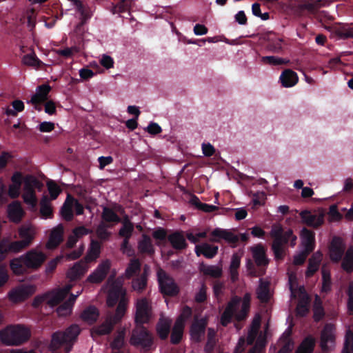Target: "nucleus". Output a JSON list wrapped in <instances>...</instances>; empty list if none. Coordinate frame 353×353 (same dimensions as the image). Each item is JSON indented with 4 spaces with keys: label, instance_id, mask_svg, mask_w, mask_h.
Segmentation results:
<instances>
[{
    "label": "nucleus",
    "instance_id": "22",
    "mask_svg": "<svg viewBox=\"0 0 353 353\" xmlns=\"http://www.w3.org/2000/svg\"><path fill=\"white\" fill-rule=\"evenodd\" d=\"M7 212L10 220L14 223L20 222L24 214L21 205L18 201L10 203L8 205Z\"/></svg>",
    "mask_w": 353,
    "mask_h": 353
},
{
    "label": "nucleus",
    "instance_id": "12",
    "mask_svg": "<svg viewBox=\"0 0 353 353\" xmlns=\"http://www.w3.org/2000/svg\"><path fill=\"white\" fill-rule=\"evenodd\" d=\"M208 321L205 318H194L190 327V339L195 343H200L205 334Z\"/></svg>",
    "mask_w": 353,
    "mask_h": 353
},
{
    "label": "nucleus",
    "instance_id": "21",
    "mask_svg": "<svg viewBox=\"0 0 353 353\" xmlns=\"http://www.w3.org/2000/svg\"><path fill=\"white\" fill-rule=\"evenodd\" d=\"M137 249L140 254L148 256H152L155 252L152 239L146 234L141 235V239L138 241Z\"/></svg>",
    "mask_w": 353,
    "mask_h": 353
},
{
    "label": "nucleus",
    "instance_id": "40",
    "mask_svg": "<svg viewBox=\"0 0 353 353\" xmlns=\"http://www.w3.org/2000/svg\"><path fill=\"white\" fill-rule=\"evenodd\" d=\"M313 319L314 321H320L325 316V310L323 302L319 295H316L313 303Z\"/></svg>",
    "mask_w": 353,
    "mask_h": 353
},
{
    "label": "nucleus",
    "instance_id": "7",
    "mask_svg": "<svg viewBox=\"0 0 353 353\" xmlns=\"http://www.w3.org/2000/svg\"><path fill=\"white\" fill-rule=\"evenodd\" d=\"M157 280L160 292L168 296H174L179 293V288L174 279L165 271L159 269L157 272Z\"/></svg>",
    "mask_w": 353,
    "mask_h": 353
},
{
    "label": "nucleus",
    "instance_id": "33",
    "mask_svg": "<svg viewBox=\"0 0 353 353\" xmlns=\"http://www.w3.org/2000/svg\"><path fill=\"white\" fill-rule=\"evenodd\" d=\"M128 303V300L126 296H123L120 299L115 313L110 316L114 321V323H119L121 321L127 310Z\"/></svg>",
    "mask_w": 353,
    "mask_h": 353
},
{
    "label": "nucleus",
    "instance_id": "64",
    "mask_svg": "<svg viewBox=\"0 0 353 353\" xmlns=\"http://www.w3.org/2000/svg\"><path fill=\"white\" fill-rule=\"evenodd\" d=\"M192 315V310L190 307L188 305H185L181 312L179 315V316L177 318L176 321H179L182 324L185 325V321L190 319Z\"/></svg>",
    "mask_w": 353,
    "mask_h": 353
},
{
    "label": "nucleus",
    "instance_id": "46",
    "mask_svg": "<svg viewBox=\"0 0 353 353\" xmlns=\"http://www.w3.org/2000/svg\"><path fill=\"white\" fill-rule=\"evenodd\" d=\"M10 267L14 274H23L26 271V269L28 268L25 266V259H23V255L12 259L10 263Z\"/></svg>",
    "mask_w": 353,
    "mask_h": 353
},
{
    "label": "nucleus",
    "instance_id": "4",
    "mask_svg": "<svg viewBox=\"0 0 353 353\" xmlns=\"http://www.w3.org/2000/svg\"><path fill=\"white\" fill-rule=\"evenodd\" d=\"M30 337V330L22 325H10L0 332L1 341L6 345H22Z\"/></svg>",
    "mask_w": 353,
    "mask_h": 353
},
{
    "label": "nucleus",
    "instance_id": "26",
    "mask_svg": "<svg viewBox=\"0 0 353 353\" xmlns=\"http://www.w3.org/2000/svg\"><path fill=\"white\" fill-rule=\"evenodd\" d=\"M168 240L170 243L172 247L176 250H184L188 246L182 232L176 231L169 234L168 236Z\"/></svg>",
    "mask_w": 353,
    "mask_h": 353
},
{
    "label": "nucleus",
    "instance_id": "20",
    "mask_svg": "<svg viewBox=\"0 0 353 353\" xmlns=\"http://www.w3.org/2000/svg\"><path fill=\"white\" fill-rule=\"evenodd\" d=\"M194 250L198 256L203 255L207 259H213L218 253L219 247L208 243H203L196 245Z\"/></svg>",
    "mask_w": 353,
    "mask_h": 353
},
{
    "label": "nucleus",
    "instance_id": "23",
    "mask_svg": "<svg viewBox=\"0 0 353 353\" xmlns=\"http://www.w3.org/2000/svg\"><path fill=\"white\" fill-rule=\"evenodd\" d=\"M301 238L303 248L309 252H312L315 248V233L303 228L301 232Z\"/></svg>",
    "mask_w": 353,
    "mask_h": 353
},
{
    "label": "nucleus",
    "instance_id": "18",
    "mask_svg": "<svg viewBox=\"0 0 353 353\" xmlns=\"http://www.w3.org/2000/svg\"><path fill=\"white\" fill-rule=\"evenodd\" d=\"M64 228L61 224L54 228L50 234L49 239L46 243V248L49 250L57 248L63 241Z\"/></svg>",
    "mask_w": 353,
    "mask_h": 353
},
{
    "label": "nucleus",
    "instance_id": "24",
    "mask_svg": "<svg viewBox=\"0 0 353 353\" xmlns=\"http://www.w3.org/2000/svg\"><path fill=\"white\" fill-rule=\"evenodd\" d=\"M172 325V321L165 317L159 318L157 325L156 330L159 337L161 340H165L168 337V335L170 332Z\"/></svg>",
    "mask_w": 353,
    "mask_h": 353
},
{
    "label": "nucleus",
    "instance_id": "34",
    "mask_svg": "<svg viewBox=\"0 0 353 353\" xmlns=\"http://www.w3.org/2000/svg\"><path fill=\"white\" fill-rule=\"evenodd\" d=\"M123 296L125 295V292L120 287H114L112 288L108 294L107 298V304L109 307H114L117 303H119L120 299L122 298Z\"/></svg>",
    "mask_w": 353,
    "mask_h": 353
},
{
    "label": "nucleus",
    "instance_id": "27",
    "mask_svg": "<svg viewBox=\"0 0 353 353\" xmlns=\"http://www.w3.org/2000/svg\"><path fill=\"white\" fill-rule=\"evenodd\" d=\"M282 85L285 88H290L295 85L299 77L297 74L290 69L284 70L279 78Z\"/></svg>",
    "mask_w": 353,
    "mask_h": 353
},
{
    "label": "nucleus",
    "instance_id": "49",
    "mask_svg": "<svg viewBox=\"0 0 353 353\" xmlns=\"http://www.w3.org/2000/svg\"><path fill=\"white\" fill-rule=\"evenodd\" d=\"M335 32L341 39H353V27L343 24L336 28Z\"/></svg>",
    "mask_w": 353,
    "mask_h": 353
},
{
    "label": "nucleus",
    "instance_id": "13",
    "mask_svg": "<svg viewBox=\"0 0 353 353\" xmlns=\"http://www.w3.org/2000/svg\"><path fill=\"white\" fill-rule=\"evenodd\" d=\"M335 342V327L332 323H326L321 333L320 346L323 352L330 350L329 344L333 346Z\"/></svg>",
    "mask_w": 353,
    "mask_h": 353
},
{
    "label": "nucleus",
    "instance_id": "51",
    "mask_svg": "<svg viewBox=\"0 0 353 353\" xmlns=\"http://www.w3.org/2000/svg\"><path fill=\"white\" fill-rule=\"evenodd\" d=\"M216 332L213 328L208 330V340L204 347V353H212L216 345Z\"/></svg>",
    "mask_w": 353,
    "mask_h": 353
},
{
    "label": "nucleus",
    "instance_id": "53",
    "mask_svg": "<svg viewBox=\"0 0 353 353\" xmlns=\"http://www.w3.org/2000/svg\"><path fill=\"white\" fill-rule=\"evenodd\" d=\"M74 4L78 12L81 14V21H87L91 17L89 8L85 6L80 0H74Z\"/></svg>",
    "mask_w": 353,
    "mask_h": 353
},
{
    "label": "nucleus",
    "instance_id": "6",
    "mask_svg": "<svg viewBox=\"0 0 353 353\" xmlns=\"http://www.w3.org/2000/svg\"><path fill=\"white\" fill-rule=\"evenodd\" d=\"M23 183V200L29 206L30 209L34 210L37 205L35 189L40 190L43 185L35 176L29 174L24 176Z\"/></svg>",
    "mask_w": 353,
    "mask_h": 353
},
{
    "label": "nucleus",
    "instance_id": "37",
    "mask_svg": "<svg viewBox=\"0 0 353 353\" xmlns=\"http://www.w3.org/2000/svg\"><path fill=\"white\" fill-rule=\"evenodd\" d=\"M315 343L314 338L309 335L302 341L295 353H312L314 350Z\"/></svg>",
    "mask_w": 353,
    "mask_h": 353
},
{
    "label": "nucleus",
    "instance_id": "30",
    "mask_svg": "<svg viewBox=\"0 0 353 353\" xmlns=\"http://www.w3.org/2000/svg\"><path fill=\"white\" fill-rule=\"evenodd\" d=\"M101 249V242L97 240H92L88 252L84 257L85 263L95 261L100 255Z\"/></svg>",
    "mask_w": 353,
    "mask_h": 353
},
{
    "label": "nucleus",
    "instance_id": "52",
    "mask_svg": "<svg viewBox=\"0 0 353 353\" xmlns=\"http://www.w3.org/2000/svg\"><path fill=\"white\" fill-rule=\"evenodd\" d=\"M261 61L263 64H268L270 65H287L290 63L289 59L275 56H264L261 57Z\"/></svg>",
    "mask_w": 353,
    "mask_h": 353
},
{
    "label": "nucleus",
    "instance_id": "2",
    "mask_svg": "<svg viewBox=\"0 0 353 353\" xmlns=\"http://www.w3.org/2000/svg\"><path fill=\"white\" fill-rule=\"evenodd\" d=\"M250 301L251 296L249 293H245L243 299L237 296H233L221 314V325L227 326L234 316L238 321L245 320L250 310Z\"/></svg>",
    "mask_w": 353,
    "mask_h": 353
},
{
    "label": "nucleus",
    "instance_id": "62",
    "mask_svg": "<svg viewBox=\"0 0 353 353\" xmlns=\"http://www.w3.org/2000/svg\"><path fill=\"white\" fill-rule=\"evenodd\" d=\"M47 185L51 199H56L61 192L59 186L52 181L48 182Z\"/></svg>",
    "mask_w": 353,
    "mask_h": 353
},
{
    "label": "nucleus",
    "instance_id": "9",
    "mask_svg": "<svg viewBox=\"0 0 353 353\" xmlns=\"http://www.w3.org/2000/svg\"><path fill=\"white\" fill-rule=\"evenodd\" d=\"M152 306L148 299H138L136 302L134 321L137 325L148 323L152 318Z\"/></svg>",
    "mask_w": 353,
    "mask_h": 353
},
{
    "label": "nucleus",
    "instance_id": "32",
    "mask_svg": "<svg viewBox=\"0 0 353 353\" xmlns=\"http://www.w3.org/2000/svg\"><path fill=\"white\" fill-rule=\"evenodd\" d=\"M73 201L74 197L68 194L65 203L61 208L60 213L62 218L66 221H70L74 217L73 214Z\"/></svg>",
    "mask_w": 353,
    "mask_h": 353
},
{
    "label": "nucleus",
    "instance_id": "44",
    "mask_svg": "<svg viewBox=\"0 0 353 353\" xmlns=\"http://www.w3.org/2000/svg\"><path fill=\"white\" fill-rule=\"evenodd\" d=\"M99 316V312L96 307L89 306L81 314V318L89 323H94Z\"/></svg>",
    "mask_w": 353,
    "mask_h": 353
},
{
    "label": "nucleus",
    "instance_id": "1",
    "mask_svg": "<svg viewBox=\"0 0 353 353\" xmlns=\"http://www.w3.org/2000/svg\"><path fill=\"white\" fill-rule=\"evenodd\" d=\"M270 236L273 239L271 249L276 261H283L288 250V246L294 248L296 244L297 236L294 234L293 230L290 228L284 230L279 224L272 225Z\"/></svg>",
    "mask_w": 353,
    "mask_h": 353
},
{
    "label": "nucleus",
    "instance_id": "39",
    "mask_svg": "<svg viewBox=\"0 0 353 353\" xmlns=\"http://www.w3.org/2000/svg\"><path fill=\"white\" fill-rule=\"evenodd\" d=\"M185 325L182 324L179 321H176L173 326L171 336L170 342L174 345L179 344L183 337Z\"/></svg>",
    "mask_w": 353,
    "mask_h": 353
},
{
    "label": "nucleus",
    "instance_id": "14",
    "mask_svg": "<svg viewBox=\"0 0 353 353\" xmlns=\"http://www.w3.org/2000/svg\"><path fill=\"white\" fill-rule=\"evenodd\" d=\"M25 266L28 268L37 269L46 259V256L42 252L31 250L23 254Z\"/></svg>",
    "mask_w": 353,
    "mask_h": 353
},
{
    "label": "nucleus",
    "instance_id": "29",
    "mask_svg": "<svg viewBox=\"0 0 353 353\" xmlns=\"http://www.w3.org/2000/svg\"><path fill=\"white\" fill-rule=\"evenodd\" d=\"M252 256L257 266L267 265L269 261L266 256L265 250L263 245H257L252 248Z\"/></svg>",
    "mask_w": 353,
    "mask_h": 353
},
{
    "label": "nucleus",
    "instance_id": "42",
    "mask_svg": "<svg viewBox=\"0 0 353 353\" xmlns=\"http://www.w3.org/2000/svg\"><path fill=\"white\" fill-rule=\"evenodd\" d=\"M114 322V321L110 316H108L106 321L95 327L93 332L99 336L108 334L112 331L114 325L117 324Z\"/></svg>",
    "mask_w": 353,
    "mask_h": 353
},
{
    "label": "nucleus",
    "instance_id": "19",
    "mask_svg": "<svg viewBox=\"0 0 353 353\" xmlns=\"http://www.w3.org/2000/svg\"><path fill=\"white\" fill-rule=\"evenodd\" d=\"M19 235L21 240L14 241V243L17 244L18 250L21 252L31 244L34 239V234L30 228L22 227L19 230Z\"/></svg>",
    "mask_w": 353,
    "mask_h": 353
},
{
    "label": "nucleus",
    "instance_id": "59",
    "mask_svg": "<svg viewBox=\"0 0 353 353\" xmlns=\"http://www.w3.org/2000/svg\"><path fill=\"white\" fill-rule=\"evenodd\" d=\"M283 39L281 38H275L268 42L266 49L272 53H279L282 51Z\"/></svg>",
    "mask_w": 353,
    "mask_h": 353
},
{
    "label": "nucleus",
    "instance_id": "63",
    "mask_svg": "<svg viewBox=\"0 0 353 353\" xmlns=\"http://www.w3.org/2000/svg\"><path fill=\"white\" fill-rule=\"evenodd\" d=\"M134 230V225H122L119 230L118 234L123 239H131Z\"/></svg>",
    "mask_w": 353,
    "mask_h": 353
},
{
    "label": "nucleus",
    "instance_id": "25",
    "mask_svg": "<svg viewBox=\"0 0 353 353\" xmlns=\"http://www.w3.org/2000/svg\"><path fill=\"white\" fill-rule=\"evenodd\" d=\"M85 261L77 262L67 272V276L71 281H76L81 278L86 272L88 267Z\"/></svg>",
    "mask_w": 353,
    "mask_h": 353
},
{
    "label": "nucleus",
    "instance_id": "11",
    "mask_svg": "<svg viewBox=\"0 0 353 353\" xmlns=\"http://www.w3.org/2000/svg\"><path fill=\"white\" fill-rule=\"evenodd\" d=\"M35 292L32 285H22L11 290L8 293L9 300L14 303L24 301Z\"/></svg>",
    "mask_w": 353,
    "mask_h": 353
},
{
    "label": "nucleus",
    "instance_id": "28",
    "mask_svg": "<svg viewBox=\"0 0 353 353\" xmlns=\"http://www.w3.org/2000/svg\"><path fill=\"white\" fill-rule=\"evenodd\" d=\"M257 299L263 303H268L270 299V283L260 279L259 285L256 289Z\"/></svg>",
    "mask_w": 353,
    "mask_h": 353
},
{
    "label": "nucleus",
    "instance_id": "17",
    "mask_svg": "<svg viewBox=\"0 0 353 353\" xmlns=\"http://www.w3.org/2000/svg\"><path fill=\"white\" fill-rule=\"evenodd\" d=\"M17 244L14 243L8 237H4L0 240V262L4 261L11 254L20 252L17 248Z\"/></svg>",
    "mask_w": 353,
    "mask_h": 353
},
{
    "label": "nucleus",
    "instance_id": "43",
    "mask_svg": "<svg viewBox=\"0 0 353 353\" xmlns=\"http://www.w3.org/2000/svg\"><path fill=\"white\" fill-rule=\"evenodd\" d=\"M256 334V332H254V333L250 332L246 341L243 337H241L233 353H244L246 345H251L253 344Z\"/></svg>",
    "mask_w": 353,
    "mask_h": 353
},
{
    "label": "nucleus",
    "instance_id": "36",
    "mask_svg": "<svg viewBox=\"0 0 353 353\" xmlns=\"http://www.w3.org/2000/svg\"><path fill=\"white\" fill-rule=\"evenodd\" d=\"M148 284V274L144 270L140 275L134 277L132 280V288L138 293H141L146 288Z\"/></svg>",
    "mask_w": 353,
    "mask_h": 353
},
{
    "label": "nucleus",
    "instance_id": "15",
    "mask_svg": "<svg viewBox=\"0 0 353 353\" xmlns=\"http://www.w3.org/2000/svg\"><path fill=\"white\" fill-rule=\"evenodd\" d=\"M330 258L334 263L339 262L345 254V246L341 238L333 237L329 248Z\"/></svg>",
    "mask_w": 353,
    "mask_h": 353
},
{
    "label": "nucleus",
    "instance_id": "58",
    "mask_svg": "<svg viewBox=\"0 0 353 353\" xmlns=\"http://www.w3.org/2000/svg\"><path fill=\"white\" fill-rule=\"evenodd\" d=\"M341 353H353V332L350 329L346 331Z\"/></svg>",
    "mask_w": 353,
    "mask_h": 353
},
{
    "label": "nucleus",
    "instance_id": "60",
    "mask_svg": "<svg viewBox=\"0 0 353 353\" xmlns=\"http://www.w3.org/2000/svg\"><path fill=\"white\" fill-rule=\"evenodd\" d=\"M141 269V263L138 259H132L125 270L127 279L132 277Z\"/></svg>",
    "mask_w": 353,
    "mask_h": 353
},
{
    "label": "nucleus",
    "instance_id": "8",
    "mask_svg": "<svg viewBox=\"0 0 353 353\" xmlns=\"http://www.w3.org/2000/svg\"><path fill=\"white\" fill-rule=\"evenodd\" d=\"M210 241L213 243H220L221 240L225 241L228 243L236 244L241 239L245 242L248 240V235L245 233L241 234L239 236L229 230L216 228L210 233Z\"/></svg>",
    "mask_w": 353,
    "mask_h": 353
},
{
    "label": "nucleus",
    "instance_id": "54",
    "mask_svg": "<svg viewBox=\"0 0 353 353\" xmlns=\"http://www.w3.org/2000/svg\"><path fill=\"white\" fill-rule=\"evenodd\" d=\"M22 62L24 65L39 68L43 62L36 56L35 53L27 54L23 57Z\"/></svg>",
    "mask_w": 353,
    "mask_h": 353
},
{
    "label": "nucleus",
    "instance_id": "10",
    "mask_svg": "<svg viewBox=\"0 0 353 353\" xmlns=\"http://www.w3.org/2000/svg\"><path fill=\"white\" fill-rule=\"evenodd\" d=\"M112 266L110 259L103 260L87 278V281L91 283H101L107 276Z\"/></svg>",
    "mask_w": 353,
    "mask_h": 353
},
{
    "label": "nucleus",
    "instance_id": "3",
    "mask_svg": "<svg viewBox=\"0 0 353 353\" xmlns=\"http://www.w3.org/2000/svg\"><path fill=\"white\" fill-rule=\"evenodd\" d=\"M80 332L81 329L77 324L70 325L63 331L54 332L51 336L50 350L55 353L59 350H62L61 353H70Z\"/></svg>",
    "mask_w": 353,
    "mask_h": 353
},
{
    "label": "nucleus",
    "instance_id": "57",
    "mask_svg": "<svg viewBox=\"0 0 353 353\" xmlns=\"http://www.w3.org/2000/svg\"><path fill=\"white\" fill-rule=\"evenodd\" d=\"M132 0H120L117 4L112 3V12L123 13L129 10Z\"/></svg>",
    "mask_w": 353,
    "mask_h": 353
},
{
    "label": "nucleus",
    "instance_id": "16",
    "mask_svg": "<svg viewBox=\"0 0 353 353\" xmlns=\"http://www.w3.org/2000/svg\"><path fill=\"white\" fill-rule=\"evenodd\" d=\"M300 216L304 223L314 228H319L324 223V213L323 212L312 214L310 211L304 210L300 213Z\"/></svg>",
    "mask_w": 353,
    "mask_h": 353
},
{
    "label": "nucleus",
    "instance_id": "31",
    "mask_svg": "<svg viewBox=\"0 0 353 353\" xmlns=\"http://www.w3.org/2000/svg\"><path fill=\"white\" fill-rule=\"evenodd\" d=\"M321 254L316 252L314 254L308 261V265L305 272L307 278L312 277L319 270L321 261Z\"/></svg>",
    "mask_w": 353,
    "mask_h": 353
},
{
    "label": "nucleus",
    "instance_id": "50",
    "mask_svg": "<svg viewBox=\"0 0 353 353\" xmlns=\"http://www.w3.org/2000/svg\"><path fill=\"white\" fill-rule=\"evenodd\" d=\"M191 202L197 209L205 212H212L219 210V208L216 205L201 202L199 199L196 196L192 198Z\"/></svg>",
    "mask_w": 353,
    "mask_h": 353
},
{
    "label": "nucleus",
    "instance_id": "45",
    "mask_svg": "<svg viewBox=\"0 0 353 353\" xmlns=\"http://www.w3.org/2000/svg\"><path fill=\"white\" fill-rule=\"evenodd\" d=\"M101 219L106 223H119L121 219L119 216L110 208L105 206L103 208Z\"/></svg>",
    "mask_w": 353,
    "mask_h": 353
},
{
    "label": "nucleus",
    "instance_id": "5",
    "mask_svg": "<svg viewBox=\"0 0 353 353\" xmlns=\"http://www.w3.org/2000/svg\"><path fill=\"white\" fill-rule=\"evenodd\" d=\"M129 342L131 345L144 352H149L154 347V336L143 325L137 324L132 331Z\"/></svg>",
    "mask_w": 353,
    "mask_h": 353
},
{
    "label": "nucleus",
    "instance_id": "55",
    "mask_svg": "<svg viewBox=\"0 0 353 353\" xmlns=\"http://www.w3.org/2000/svg\"><path fill=\"white\" fill-rule=\"evenodd\" d=\"M46 294H50L47 299V304L50 307L57 306L65 299L59 290L57 291L49 292Z\"/></svg>",
    "mask_w": 353,
    "mask_h": 353
},
{
    "label": "nucleus",
    "instance_id": "61",
    "mask_svg": "<svg viewBox=\"0 0 353 353\" xmlns=\"http://www.w3.org/2000/svg\"><path fill=\"white\" fill-rule=\"evenodd\" d=\"M110 227L109 225H106L101 223L99 225L97 228L96 232L99 239L103 241H105L109 239L111 233L107 230V228Z\"/></svg>",
    "mask_w": 353,
    "mask_h": 353
},
{
    "label": "nucleus",
    "instance_id": "35",
    "mask_svg": "<svg viewBox=\"0 0 353 353\" xmlns=\"http://www.w3.org/2000/svg\"><path fill=\"white\" fill-rule=\"evenodd\" d=\"M199 270L204 275L211 276L214 279H219L222 276V268L216 265H206L201 263L199 265Z\"/></svg>",
    "mask_w": 353,
    "mask_h": 353
},
{
    "label": "nucleus",
    "instance_id": "41",
    "mask_svg": "<svg viewBox=\"0 0 353 353\" xmlns=\"http://www.w3.org/2000/svg\"><path fill=\"white\" fill-rule=\"evenodd\" d=\"M341 268L347 273L353 272V246H350L346 250L342 260Z\"/></svg>",
    "mask_w": 353,
    "mask_h": 353
},
{
    "label": "nucleus",
    "instance_id": "48",
    "mask_svg": "<svg viewBox=\"0 0 353 353\" xmlns=\"http://www.w3.org/2000/svg\"><path fill=\"white\" fill-rule=\"evenodd\" d=\"M125 330L121 329L117 332V336L110 343V347L114 350H120L125 345Z\"/></svg>",
    "mask_w": 353,
    "mask_h": 353
},
{
    "label": "nucleus",
    "instance_id": "38",
    "mask_svg": "<svg viewBox=\"0 0 353 353\" xmlns=\"http://www.w3.org/2000/svg\"><path fill=\"white\" fill-rule=\"evenodd\" d=\"M241 265V257L237 253H234L232 256L231 262L230 265V275L232 282H236L239 279L238 270Z\"/></svg>",
    "mask_w": 353,
    "mask_h": 353
},
{
    "label": "nucleus",
    "instance_id": "47",
    "mask_svg": "<svg viewBox=\"0 0 353 353\" xmlns=\"http://www.w3.org/2000/svg\"><path fill=\"white\" fill-rule=\"evenodd\" d=\"M40 213L46 219L52 216V208L50 199L47 195H43L40 201Z\"/></svg>",
    "mask_w": 353,
    "mask_h": 353
},
{
    "label": "nucleus",
    "instance_id": "56",
    "mask_svg": "<svg viewBox=\"0 0 353 353\" xmlns=\"http://www.w3.org/2000/svg\"><path fill=\"white\" fill-rule=\"evenodd\" d=\"M322 0H314L312 1H307L301 5V8L306 10L312 14H316L320 8L323 6Z\"/></svg>",
    "mask_w": 353,
    "mask_h": 353
}]
</instances>
